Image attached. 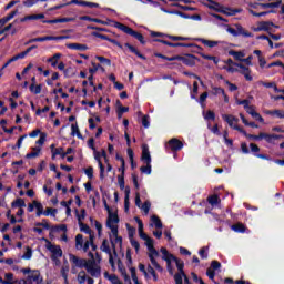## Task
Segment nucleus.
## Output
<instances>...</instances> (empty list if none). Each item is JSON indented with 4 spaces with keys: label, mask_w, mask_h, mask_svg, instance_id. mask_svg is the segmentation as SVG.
<instances>
[{
    "label": "nucleus",
    "mask_w": 284,
    "mask_h": 284,
    "mask_svg": "<svg viewBox=\"0 0 284 284\" xmlns=\"http://www.w3.org/2000/svg\"><path fill=\"white\" fill-rule=\"evenodd\" d=\"M119 214H109L106 219V227L111 230L110 241L111 246L113 250V254L116 256V243L119 245H123V237L119 236ZM112 236H114L115 241L112 240Z\"/></svg>",
    "instance_id": "f257e3e1"
},
{
    "label": "nucleus",
    "mask_w": 284,
    "mask_h": 284,
    "mask_svg": "<svg viewBox=\"0 0 284 284\" xmlns=\"http://www.w3.org/2000/svg\"><path fill=\"white\" fill-rule=\"evenodd\" d=\"M114 28L118 30H121V32H124V34H130V37H134V39H138L142 45H145V38H143V34L134 31L132 28L121 23V22H114Z\"/></svg>",
    "instance_id": "f03ea898"
},
{
    "label": "nucleus",
    "mask_w": 284,
    "mask_h": 284,
    "mask_svg": "<svg viewBox=\"0 0 284 284\" xmlns=\"http://www.w3.org/2000/svg\"><path fill=\"white\" fill-rule=\"evenodd\" d=\"M246 10L252 17H267V14H272L274 10L271 11H262V6L258 2H247Z\"/></svg>",
    "instance_id": "7ed1b4c3"
},
{
    "label": "nucleus",
    "mask_w": 284,
    "mask_h": 284,
    "mask_svg": "<svg viewBox=\"0 0 284 284\" xmlns=\"http://www.w3.org/2000/svg\"><path fill=\"white\" fill-rule=\"evenodd\" d=\"M222 119L223 121H226L227 125H230L233 130L241 132V134L247 135V132H245L243 128L239 126V120L236 116L232 114H222Z\"/></svg>",
    "instance_id": "20e7f679"
},
{
    "label": "nucleus",
    "mask_w": 284,
    "mask_h": 284,
    "mask_svg": "<svg viewBox=\"0 0 284 284\" xmlns=\"http://www.w3.org/2000/svg\"><path fill=\"white\" fill-rule=\"evenodd\" d=\"M69 261L73 267H79L80 270H83V267L87 270L90 264V260L81 258L74 254H69Z\"/></svg>",
    "instance_id": "39448f33"
},
{
    "label": "nucleus",
    "mask_w": 284,
    "mask_h": 284,
    "mask_svg": "<svg viewBox=\"0 0 284 284\" xmlns=\"http://www.w3.org/2000/svg\"><path fill=\"white\" fill-rule=\"evenodd\" d=\"M45 247L51 252V258H61L63 256V250H61V246L52 244L50 240H45Z\"/></svg>",
    "instance_id": "423d86ee"
},
{
    "label": "nucleus",
    "mask_w": 284,
    "mask_h": 284,
    "mask_svg": "<svg viewBox=\"0 0 284 284\" xmlns=\"http://www.w3.org/2000/svg\"><path fill=\"white\" fill-rule=\"evenodd\" d=\"M272 28H278L275 24H273L272 21H261L256 23V27L253 28L254 32H267Z\"/></svg>",
    "instance_id": "0eeeda50"
},
{
    "label": "nucleus",
    "mask_w": 284,
    "mask_h": 284,
    "mask_svg": "<svg viewBox=\"0 0 284 284\" xmlns=\"http://www.w3.org/2000/svg\"><path fill=\"white\" fill-rule=\"evenodd\" d=\"M17 14H19V10L16 9L13 11H11L10 13H8L6 17L0 19V28H3V26H6V23H8V21H12V19H14V17H17ZM1 34H6V29H0V36Z\"/></svg>",
    "instance_id": "6e6552de"
},
{
    "label": "nucleus",
    "mask_w": 284,
    "mask_h": 284,
    "mask_svg": "<svg viewBox=\"0 0 284 284\" xmlns=\"http://www.w3.org/2000/svg\"><path fill=\"white\" fill-rule=\"evenodd\" d=\"M40 278H41V272L36 270V271H32L31 274H29L26 280H22V283L23 284H33V283L39 284V283H41V281H43Z\"/></svg>",
    "instance_id": "1a4fd4ad"
},
{
    "label": "nucleus",
    "mask_w": 284,
    "mask_h": 284,
    "mask_svg": "<svg viewBox=\"0 0 284 284\" xmlns=\"http://www.w3.org/2000/svg\"><path fill=\"white\" fill-rule=\"evenodd\" d=\"M100 250L105 254H109V263L112 267H114V257L112 256V248H110V244L108 243L106 239L102 241Z\"/></svg>",
    "instance_id": "9d476101"
},
{
    "label": "nucleus",
    "mask_w": 284,
    "mask_h": 284,
    "mask_svg": "<svg viewBox=\"0 0 284 284\" xmlns=\"http://www.w3.org/2000/svg\"><path fill=\"white\" fill-rule=\"evenodd\" d=\"M87 272H89L91 276H101V267H97V260H89Z\"/></svg>",
    "instance_id": "9b49d317"
},
{
    "label": "nucleus",
    "mask_w": 284,
    "mask_h": 284,
    "mask_svg": "<svg viewBox=\"0 0 284 284\" xmlns=\"http://www.w3.org/2000/svg\"><path fill=\"white\" fill-rule=\"evenodd\" d=\"M135 205L140 207L142 212H144V214H148V212H150V207L152 204L150 203V201H145L141 205V195L139 193H135Z\"/></svg>",
    "instance_id": "f8f14e48"
},
{
    "label": "nucleus",
    "mask_w": 284,
    "mask_h": 284,
    "mask_svg": "<svg viewBox=\"0 0 284 284\" xmlns=\"http://www.w3.org/2000/svg\"><path fill=\"white\" fill-rule=\"evenodd\" d=\"M78 221H79V225H80V231L84 232V234H91L92 233V229H90V226L81 221H83V219H85V214H77Z\"/></svg>",
    "instance_id": "ddd939ff"
},
{
    "label": "nucleus",
    "mask_w": 284,
    "mask_h": 284,
    "mask_svg": "<svg viewBox=\"0 0 284 284\" xmlns=\"http://www.w3.org/2000/svg\"><path fill=\"white\" fill-rule=\"evenodd\" d=\"M141 161H143V163H152V156L150 155V148L148 144L142 145Z\"/></svg>",
    "instance_id": "4468645a"
},
{
    "label": "nucleus",
    "mask_w": 284,
    "mask_h": 284,
    "mask_svg": "<svg viewBox=\"0 0 284 284\" xmlns=\"http://www.w3.org/2000/svg\"><path fill=\"white\" fill-rule=\"evenodd\" d=\"M162 256V260L165 261V263H168L170 265V263H172V261H174V258H176V256H174V254L170 253L168 251V248L165 247H161L160 248Z\"/></svg>",
    "instance_id": "2eb2a0df"
},
{
    "label": "nucleus",
    "mask_w": 284,
    "mask_h": 284,
    "mask_svg": "<svg viewBox=\"0 0 284 284\" xmlns=\"http://www.w3.org/2000/svg\"><path fill=\"white\" fill-rule=\"evenodd\" d=\"M169 148H170V150H172L173 152H176V151H179V150H182V148H183V142H181L179 139L173 138V139H171V140L169 141Z\"/></svg>",
    "instance_id": "dca6fc26"
},
{
    "label": "nucleus",
    "mask_w": 284,
    "mask_h": 284,
    "mask_svg": "<svg viewBox=\"0 0 284 284\" xmlns=\"http://www.w3.org/2000/svg\"><path fill=\"white\" fill-rule=\"evenodd\" d=\"M67 48H69V50H78V52H85V50H89L87 44L81 43H67Z\"/></svg>",
    "instance_id": "f3484780"
},
{
    "label": "nucleus",
    "mask_w": 284,
    "mask_h": 284,
    "mask_svg": "<svg viewBox=\"0 0 284 284\" xmlns=\"http://www.w3.org/2000/svg\"><path fill=\"white\" fill-rule=\"evenodd\" d=\"M174 281H175V284H192L185 273H184V275L175 274Z\"/></svg>",
    "instance_id": "a211bd4d"
},
{
    "label": "nucleus",
    "mask_w": 284,
    "mask_h": 284,
    "mask_svg": "<svg viewBox=\"0 0 284 284\" xmlns=\"http://www.w3.org/2000/svg\"><path fill=\"white\" fill-rule=\"evenodd\" d=\"M200 42L204 44L206 48H216V45L223 44V41H215V40H206V39H200Z\"/></svg>",
    "instance_id": "6ab92c4d"
},
{
    "label": "nucleus",
    "mask_w": 284,
    "mask_h": 284,
    "mask_svg": "<svg viewBox=\"0 0 284 284\" xmlns=\"http://www.w3.org/2000/svg\"><path fill=\"white\" fill-rule=\"evenodd\" d=\"M281 3H283L282 0H276L275 2L261 3V6H262V10H267V9L274 10V8H280Z\"/></svg>",
    "instance_id": "aec40b11"
},
{
    "label": "nucleus",
    "mask_w": 284,
    "mask_h": 284,
    "mask_svg": "<svg viewBox=\"0 0 284 284\" xmlns=\"http://www.w3.org/2000/svg\"><path fill=\"white\" fill-rule=\"evenodd\" d=\"M220 12H223V14H226L227 17H234L236 14H240V12H243V10L222 7V10Z\"/></svg>",
    "instance_id": "412c9836"
},
{
    "label": "nucleus",
    "mask_w": 284,
    "mask_h": 284,
    "mask_svg": "<svg viewBox=\"0 0 284 284\" xmlns=\"http://www.w3.org/2000/svg\"><path fill=\"white\" fill-rule=\"evenodd\" d=\"M41 154V146H32L31 152L26 155V159H37Z\"/></svg>",
    "instance_id": "4be33fe9"
},
{
    "label": "nucleus",
    "mask_w": 284,
    "mask_h": 284,
    "mask_svg": "<svg viewBox=\"0 0 284 284\" xmlns=\"http://www.w3.org/2000/svg\"><path fill=\"white\" fill-rule=\"evenodd\" d=\"M173 261L179 270L180 273H176V274H181V276H185V271L184 267H185V263L183 261H181L179 257H173Z\"/></svg>",
    "instance_id": "5701e85b"
},
{
    "label": "nucleus",
    "mask_w": 284,
    "mask_h": 284,
    "mask_svg": "<svg viewBox=\"0 0 284 284\" xmlns=\"http://www.w3.org/2000/svg\"><path fill=\"white\" fill-rule=\"evenodd\" d=\"M98 39H102L103 41H109L110 43H112L113 45H116V48H120V50H123V45H121L119 43V41L114 40V39H110V37L105 36V34H98L97 36Z\"/></svg>",
    "instance_id": "b1692460"
},
{
    "label": "nucleus",
    "mask_w": 284,
    "mask_h": 284,
    "mask_svg": "<svg viewBox=\"0 0 284 284\" xmlns=\"http://www.w3.org/2000/svg\"><path fill=\"white\" fill-rule=\"evenodd\" d=\"M231 230H233V232H237V234H245L247 227H245L243 223L239 222L236 224H233L231 226Z\"/></svg>",
    "instance_id": "393cba45"
},
{
    "label": "nucleus",
    "mask_w": 284,
    "mask_h": 284,
    "mask_svg": "<svg viewBox=\"0 0 284 284\" xmlns=\"http://www.w3.org/2000/svg\"><path fill=\"white\" fill-rule=\"evenodd\" d=\"M206 8H210V10H214L215 12H221L222 6L216 2V0H212L211 2H205Z\"/></svg>",
    "instance_id": "a878e982"
},
{
    "label": "nucleus",
    "mask_w": 284,
    "mask_h": 284,
    "mask_svg": "<svg viewBox=\"0 0 284 284\" xmlns=\"http://www.w3.org/2000/svg\"><path fill=\"white\" fill-rule=\"evenodd\" d=\"M230 57H233L235 61H243V58L245 57V51H229Z\"/></svg>",
    "instance_id": "bb28decb"
},
{
    "label": "nucleus",
    "mask_w": 284,
    "mask_h": 284,
    "mask_svg": "<svg viewBox=\"0 0 284 284\" xmlns=\"http://www.w3.org/2000/svg\"><path fill=\"white\" fill-rule=\"evenodd\" d=\"M160 41V43H163L164 45H169L170 48H190V44H185V43H172L165 40H156Z\"/></svg>",
    "instance_id": "cd10ccee"
},
{
    "label": "nucleus",
    "mask_w": 284,
    "mask_h": 284,
    "mask_svg": "<svg viewBox=\"0 0 284 284\" xmlns=\"http://www.w3.org/2000/svg\"><path fill=\"white\" fill-rule=\"evenodd\" d=\"M104 277L108 278L112 284H123L116 274L104 273Z\"/></svg>",
    "instance_id": "c85d7f7f"
},
{
    "label": "nucleus",
    "mask_w": 284,
    "mask_h": 284,
    "mask_svg": "<svg viewBox=\"0 0 284 284\" xmlns=\"http://www.w3.org/2000/svg\"><path fill=\"white\" fill-rule=\"evenodd\" d=\"M29 90L31 94H41V90H43V84L31 83Z\"/></svg>",
    "instance_id": "c756f323"
},
{
    "label": "nucleus",
    "mask_w": 284,
    "mask_h": 284,
    "mask_svg": "<svg viewBox=\"0 0 284 284\" xmlns=\"http://www.w3.org/2000/svg\"><path fill=\"white\" fill-rule=\"evenodd\" d=\"M263 139L267 142V143H273L276 140L281 139V135L277 134H267V133H263Z\"/></svg>",
    "instance_id": "7c9ffc66"
},
{
    "label": "nucleus",
    "mask_w": 284,
    "mask_h": 284,
    "mask_svg": "<svg viewBox=\"0 0 284 284\" xmlns=\"http://www.w3.org/2000/svg\"><path fill=\"white\" fill-rule=\"evenodd\" d=\"M178 61H182L185 65H194V58L192 55L181 57L179 55Z\"/></svg>",
    "instance_id": "2f4dec72"
},
{
    "label": "nucleus",
    "mask_w": 284,
    "mask_h": 284,
    "mask_svg": "<svg viewBox=\"0 0 284 284\" xmlns=\"http://www.w3.org/2000/svg\"><path fill=\"white\" fill-rule=\"evenodd\" d=\"M41 226L44 227V230H50V224L37 223L36 227L33 229V232H37L38 234H43V229H41Z\"/></svg>",
    "instance_id": "473e14b6"
},
{
    "label": "nucleus",
    "mask_w": 284,
    "mask_h": 284,
    "mask_svg": "<svg viewBox=\"0 0 284 284\" xmlns=\"http://www.w3.org/2000/svg\"><path fill=\"white\" fill-rule=\"evenodd\" d=\"M151 223L156 227V230H161L163 227V222H161V217L156 215L151 216Z\"/></svg>",
    "instance_id": "72a5a7b5"
},
{
    "label": "nucleus",
    "mask_w": 284,
    "mask_h": 284,
    "mask_svg": "<svg viewBox=\"0 0 284 284\" xmlns=\"http://www.w3.org/2000/svg\"><path fill=\"white\" fill-rule=\"evenodd\" d=\"M59 59H61V53H55L53 57L49 58L47 61L51 63L52 68H57V63H59Z\"/></svg>",
    "instance_id": "f704fd0d"
},
{
    "label": "nucleus",
    "mask_w": 284,
    "mask_h": 284,
    "mask_svg": "<svg viewBox=\"0 0 284 284\" xmlns=\"http://www.w3.org/2000/svg\"><path fill=\"white\" fill-rule=\"evenodd\" d=\"M71 136H78V139H83V135H81V132L79 131L78 124H71Z\"/></svg>",
    "instance_id": "c9c22d12"
},
{
    "label": "nucleus",
    "mask_w": 284,
    "mask_h": 284,
    "mask_svg": "<svg viewBox=\"0 0 284 284\" xmlns=\"http://www.w3.org/2000/svg\"><path fill=\"white\" fill-rule=\"evenodd\" d=\"M93 23H100L101 26H112L114 28V23H118V22L112 19H108L106 21H103L101 19L95 18V20H93Z\"/></svg>",
    "instance_id": "e433bc0d"
},
{
    "label": "nucleus",
    "mask_w": 284,
    "mask_h": 284,
    "mask_svg": "<svg viewBox=\"0 0 284 284\" xmlns=\"http://www.w3.org/2000/svg\"><path fill=\"white\" fill-rule=\"evenodd\" d=\"M28 57V52H21L17 55H13L11 59L8 60V63H14V61H19V59H26Z\"/></svg>",
    "instance_id": "4c0bfd02"
},
{
    "label": "nucleus",
    "mask_w": 284,
    "mask_h": 284,
    "mask_svg": "<svg viewBox=\"0 0 284 284\" xmlns=\"http://www.w3.org/2000/svg\"><path fill=\"white\" fill-rule=\"evenodd\" d=\"M75 248L83 250V235L82 234H78L75 236Z\"/></svg>",
    "instance_id": "58836bf2"
},
{
    "label": "nucleus",
    "mask_w": 284,
    "mask_h": 284,
    "mask_svg": "<svg viewBox=\"0 0 284 284\" xmlns=\"http://www.w3.org/2000/svg\"><path fill=\"white\" fill-rule=\"evenodd\" d=\"M266 114H270L271 116H276V119H284V111L282 110L267 111Z\"/></svg>",
    "instance_id": "ea45409f"
},
{
    "label": "nucleus",
    "mask_w": 284,
    "mask_h": 284,
    "mask_svg": "<svg viewBox=\"0 0 284 284\" xmlns=\"http://www.w3.org/2000/svg\"><path fill=\"white\" fill-rule=\"evenodd\" d=\"M144 166L140 168L142 174H152V163H144Z\"/></svg>",
    "instance_id": "a19ab883"
},
{
    "label": "nucleus",
    "mask_w": 284,
    "mask_h": 284,
    "mask_svg": "<svg viewBox=\"0 0 284 284\" xmlns=\"http://www.w3.org/2000/svg\"><path fill=\"white\" fill-rule=\"evenodd\" d=\"M60 272L62 278H64V282L68 283V272H70V265H63Z\"/></svg>",
    "instance_id": "79ce46f5"
},
{
    "label": "nucleus",
    "mask_w": 284,
    "mask_h": 284,
    "mask_svg": "<svg viewBox=\"0 0 284 284\" xmlns=\"http://www.w3.org/2000/svg\"><path fill=\"white\" fill-rule=\"evenodd\" d=\"M207 201H209L210 205H212V207H214V206L219 205L221 200L217 197V195H211L207 197Z\"/></svg>",
    "instance_id": "37998d69"
},
{
    "label": "nucleus",
    "mask_w": 284,
    "mask_h": 284,
    "mask_svg": "<svg viewBox=\"0 0 284 284\" xmlns=\"http://www.w3.org/2000/svg\"><path fill=\"white\" fill-rule=\"evenodd\" d=\"M39 3V0H22V6L24 8H33V6H37Z\"/></svg>",
    "instance_id": "c03bdc74"
},
{
    "label": "nucleus",
    "mask_w": 284,
    "mask_h": 284,
    "mask_svg": "<svg viewBox=\"0 0 284 284\" xmlns=\"http://www.w3.org/2000/svg\"><path fill=\"white\" fill-rule=\"evenodd\" d=\"M88 281V276L85 275V271H80L78 274V283L83 284Z\"/></svg>",
    "instance_id": "a18cd8bd"
},
{
    "label": "nucleus",
    "mask_w": 284,
    "mask_h": 284,
    "mask_svg": "<svg viewBox=\"0 0 284 284\" xmlns=\"http://www.w3.org/2000/svg\"><path fill=\"white\" fill-rule=\"evenodd\" d=\"M203 116L205 121H214V119H216V114H214L213 111H206L205 113H203Z\"/></svg>",
    "instance_id": "49530a36"
},
{
    "label": "nucleus",
    "mask_w": 284,
    "mask_h": 284,
    "mask_svg": "<svg viewBox=\"0 0 284 284\" xmlns=\"http://www.w3.org/2000/svg\"><path fill=\"white\" fill-rule=\"evenodd\" d=\"M148 274H151V276L153 277V281L156 283V281H159V275H156V271H154V267H152V265L148 266Z\"/></svg>",
    "instance_id": "de8ad7c7"
},
{
    "label": "nucleus",
    "mask_w": 284,
    "mask_h": 284,
    "mask_svg": "<svg viewBox=\"0 0 284 284\" xmlns=\"http://www.w3.org/2000/svg\"><path fill=\"white\" fill-rule=\"evenodd\" d=\"M11 205L12 207H26V201L23 199H17Z\"/></svg>",
    "instance_id": "09e8293b"
},
{
    "label": "nucleus",
    "mask_w": 284,
    "mask_h": 284,
    "mask_svg": "<svg viewBox=\"0 0 284 284\" xmlns=\"http://www.w3.org/2000/svg\"><path fill=\"white\" fill-rule=\"evenodd\" d=\"M21 3V0H11L8 2V4L4 6V11L10 10L11 8H14V6Z\"/></svg>",
    "instance_id": "8fccbe9b"
},
{
    "label": "nucleus",
    "mask_w": 284,
    "mask_h": 284,
    "mask_svg": "<svg viewBox=\"0 0 284 284\" xmlns=\"http://www.w3.org/2000/svg\"><path fill=\"white\" fill-rule=\"evenodd\" d=\"M155 57H158V59H164V61H178V59H180L179 55L168 58L161 53H155Z\"/></svg>",
    "instance_id": "3c124183"
},
{
    "label": "nucleus",
    "mask_w": 284,
    "mask_h": 284,
    "mask_svg": "<svg viewBox=\"0 0 284 284\" xmlns=\"http://www.w3.org/2000/svg\"><path fill=\"white\" fill-rule=\"evenodd\" d=\"M199 94V82H193V90L191 92V99H196V95Z\"/></svg>",
    "instance_id": "603ef678"
},
{
    "label": "nucleus",
    "mask_w": 284,
    "mask_h": 284,
    "mask_svg": "<svg viewBox=\"0 0 284 284\" xmlns=\"http://www.w3.org/2000/svg\"><path fill=\"white\" fill-rule=\"evenodd\" d=\"M209 130H211V132L213 134H216V136H221V131L219 130V124H215L214 126H212V124H207Z\"/></svg>",
    "instance_id": "864d4df0"
},
{
    "label": "nucleus",
    "mask_w": 284,
    "mask_h": 284,
    "mask_svg": "<svg viewBox=\"0 0 284 284\" xmlns=\"http://www.w3.org/2000/svg\"><path fill=\"white\" fill-rule=\"evenodd\" d=\"M95 59L100 61V63H103V65H112V61H110V59H106L101 55H97Z\"/></svg>",
    "instance_id": "5fc2aeb1"
},
{
    "label": "nucleus",
    "mask_w": 284,
    "mask_h": 284,
    "mask_svg": "<svg viewBox=\"0 0 284 284\" xmlns=\"http://www.w3.org/2000/svg\"><path fill=\"white\" fill-rule=\"evenodd\" d=\"M207 250H210V247L207 246H203L202 248H200L199 255L202 260L207 258Z\"/></svg>",
    "instance_id": "6e6d98bb"
},
{
    "label": "nucleus",
    "mask_w": 284,
    "mask_h": 284,
    "mask_svg": "<svg viewBox=\"0 0 284 284\" xmlns=\"http://www.w3.org/2000/svg\"><path fill=\"white\" fill-rule=\"evenodd\" d=\"M33 205L37 210V214H43V204H41V202L33 201Z\"/></svg>",
    "instance_id": "4d7b16f0"
},
{
    "label": "nucleus",
    "mask_w": 284,
    "mask_h": 284,
    "mask_svg": "<svg viewBox=\"0 0 284 284\" xmlns=\"http://www.w3.org/2000/svg\"><path fill=\"white\" fill-rule=\"evenodd\" d=\"M130 243L132 247H134L135 252L139 253V250H141V244H139V241L134 240V237H131Z\"/></svg>",
    "instance_id": "13d9d810"
},
{
    "label": "nucleus",
    "mask_w": 284,
    "mask_h": 284,
    "mask_svg": "<svg viewBox=\"0 0 284 284\" xmlns=\"http://www.w3.org/2000/svg\"><path fill=\"white\" fill-rule=\"evenodd\" d=\"M84 174H87L88 179H94V168L89 166L84 170Z\"/></svg>",
    "instance_id": "bf43d9fd"
},
{
    "label": "nucleus",
    "mask_w": 284,
    "mask_h": 284,
    "mask_svg": "<svg viewBox=\"0 0 284 284\" xmlns=\"http://www.w3.org/2000/svg\"><path fill=\"white\" fill-rule=\"evenodd\" d=\"M63 154V148H57L53 150L51 159H57V156H61Z\"/></svg>",
    "instance_id": "052dcab7"
},
{
    "label": "nucleus",
    "mask_w": 284,
    "mask_h": 284,
    "mask_svg": "<svg viewBox=\"0 0 284 284\" xmlns=\"http://www.w3.org/2000/svg\"><path fill=\"white\" fill-rule=\"evenodd\" d=\"M211 270H213V272H216V270H221V262L214 260L211 262Z\"/></svg>",
    "instance_id": "680f3d73"
},
{
    "label": "nucleus",
    "mask_w": 284,
    "mask_h": 284,
    "mask_svg": "<svg viewBox=\"0 0 284 284\" xmlns=\"http://www.w3.org/2000/svg\"><path fill=\"white\" fill-rule=\"evenodd\" d=\"M206 276L210 278V281H214V276H216V272L212 270V267H209L206 270Z\"/></svg>",
    "instance_id": "e2e57ef3"
},
{
    "label": "nucleus",
    "mask_w": 284,
    "mask_h": 284,
    "mask_svg": "<svg viewBox=\"0 0 284 284\" xmlns=\"http://www.w3.org/2000/svg\"><path fill=\"white\" fill-rule=\"evenodd\" d=\"M45 133H41L39 140L36 142L38 148H41L45 143Z\"/></svg>",
    "instance_id": "0e129e2a"
},
{
    "label": "nucleus",
    "mask_w": 284,
    "mask_h": 284,
    "mask_svg": "<svg viewBox=\"0 0 284 284\" xmlns=\"http://www.w3.org/2000/svg\"><path fill=\"white\" fill-rule=\"evenodd\" d=\"M22 258H24V261H30V258H32V248L28 247L27 252L22 255Z\"/></svg>",
    "instance_id": "69168bd1"
},
{
    "label": "nucleus",
    "mask_w": 284,
    "mask_h": 284,
    "mask_svg": "<svg viewBox=\"0 0 284 284\" xmlns=\"http://www.w3.org/2000/svg\"><path fill=\"white\" fill-rule=\"evenodd\" d=\"M142 125L143 128H150V115H143Z\"/></svg>",
    "instance_id": "338daca9"
},
{
    "label": "nucleus",
    "mask_w": 284,
    "mask_h": 284,
    "mask_svg": "<svg viewBox=\"0 0 284 284\" xmlns=\"http://www.w3.org/2000/svg\"><path fill=\"white\" fill-rule=\"evenodd\" d=\"M150 256H153V257L159 256V251H156L154 246L149 248V258Z\"/></svg>",
    "instance_id": "774afa93"
}]
</instances>
